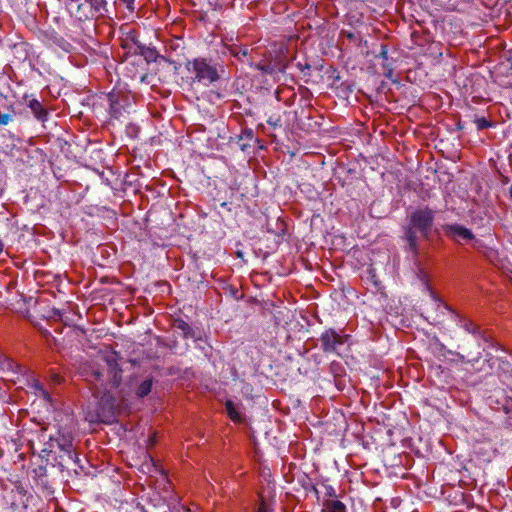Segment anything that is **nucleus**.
<instances>
[{
    "mask_svg": "<svg viewBox=\"0 0 512 512\" xmlns=\"http://www.w3.org/2000/svg\"><path fill=\"white\" fill-rule=\"evenodd\" d=\"M107 378L109 380L110 389L100 391L97 389L94 392V398L98 401L99 407L95 412H87L85 419L91 423L101 420L102 415L106 412H112L120 406L121 401H125L129 396V392L124 388L118 389L121 384V370L114 359H107Z\"/></svg>",
    "mask_w": 512,
    "mask_h": 512,
    "instance_id": "1",
    "label": "nucleus"
},
{
    "mask_svg": "<svg viewBox=\"0 0 512 512\" xmlns=\"http://www.w3.org/2000/svg\"><path fill=\"white\" fill-rule=\"evenodd\" d=\"M434 218L435 212L428 207L417 209L410 214L409 224L404 230V239L414 258H417L420 253L419 237L417 233H419L422 238L428 239Z\"/></svg>",
    "mask_w": 512,
    "mask_h": 512,
    "instance_id": "2",
    "label": "nucleus"
},
{
    "mask_svg": "<svg viewBox=\"0 0 512 512\" xmlns=\"http://www.w3.org/2000/svg\"><path fill=\"white\" fill-rule=\"evenodd\" d=\"M418 277L422 282L425 290L431 297V309L427 310V315L425 318L431 324L438 325L442 322V315H444L445 312H450L452 314L453 311L449 308L448 305L444 304L441 299L438 298L437 295L431 290L430 286L428 285L427 277L423 271H419Z\"/></svg>",
    "mask_w": 512,
    "mask_h": 512,
    "instance_id": "3",
    "label": "nucleus"
},
{
    "mask_svg": "<svg viewBox=\"0 0 512 512\" xmlns=\"http://www.w3.org/2000/svg\"><path fill=\"white\" fill-rule=\"evenodd\" d=\"M191 70L195 74V80L205 85L211 84L219 78L216 68L203 59H196L191 64Z\"/></svg>",
    "mask_w": 512,
    "mask_h": 512,
    "instance_id": "4",
    "label": "nucleus"
},
{
    "mask_svg": "<svg viewBox=\"0 0 512 512\" xmlns=\"http://www.w3.org/2000/svg\"><path fill=\"white\" fill-rule=\"evenodd\" d=\"M347 335H340L333 329L326 330L322 333L320 341L324 352H338V349L347 339Z\"/></svg>",
    "mask_w": 512,
    "mask_h": 512,
    "instance_id": "5",
    "label": "nucleus"
},
{
    "mask_svg": "<svg viewBox=\"0 0 512 512\" xmlns=\"http://www.w3.org/2000/svg\"><path fill=\"white\" fill-rule=\"evenodd\" d=\"M429 349L433 355L440 360H446L448 356L451 355L456 356L462 362L465 361L464 355L447 349L446 346L437 337H434L430 340Z\"/></svg>",
    "mask_w": 512,
    "mask_h": 512,
    "instance_id": "6",
    "label": "nucleus"
},
{
    "mask_svg": "<svg viewBox=\"0 0 512 512\" xmlns=\"http://www.w3.org/2000/svg\"><path fill=\"white\" fill-rule=\"evenodd\" d=\"M444 229L447 235L457 242H460L461 240L470 241L474 238L471 230L459 224L447 225Z\"/></svg>",
    "mask_w": 512,
    "mask_h": 512,
    "instance_id": "7",
    "label": "nucleus"
},
{
    "mask_svg": "<svg viewBox=\"0 0 512 512\" xmlns=\"http://www.w3.org/2000/svg\"><path fill=\"white\" fill-rule=\"evenodd\" d=\"M226 415L235 423L245 422L243 406L240 404H234L232 401L226 400Z\"/></svg>",
    "mask_w": 512,
    "mask_h": 512,
    "instance_id": "8",
    "label": "nucleus"
},
{
    "mask_svg": "<svg viewBox=\"0 0 512 512\" xmlns=\"http://www.w3.org/2000/svg\"><path fill=\"white\" fill-rule=\"evenodd\" d=\"M323 512H346V507L341 501L330 499L325 501Z\"/></svg>",
    "mask_w": 512,
    "mask_h": 512,
    "instance_id": "9",
    "label": "nucleus"
},
{
    "mask_svg": "<svg viewBox=\"0 0 512 512\" xmlns=\"http://www.w3.org/2000/svg\"><path fill=\"white\" fill-rule=\"evenodd\" d=\"M234 56L238 60L244 61L245 59L248 61V49L247 48H238L235 45H227L226 44V53Z\"/></svg>",
    "mask_w": 512,
    "mask_h": 512,
    "instance_id": "10",
    "label": "nucleus"
},
{
    "mask_svg": "<svg viewBox=\"0 0 512 512\" xmlns=\"http://www.w3.org/2000/svg\"><path fill=\"white\" fill-rule=\"evenodd\" d=\"M151 389H152V380L145 379L135 387V395L138 398H144L151 392Z\"/></svg>",
    "mask_w": 512,
    "mask_h": 512,
    "instance_id": "11",
    "label": "nucleus"
},
{
    "mask_svg": "<svg viewBox=\"0 0 512 512\" xmlns=\"http://www.w3.org/2000/svg\"><path fill=\"white\" fill-rule=\"evenodd\" d=\"M452 317L455 319V321L457 322V325H459L460 327H462L464 330H466L467 332L471 333V334H476L477 333V328L476 326L470 322V321H465L459 314H457L456 312H452Z\"/></svg>",
    "mask_w": 512,
    "mask_h": 512,
    "instance_id": "12",
    "label": "nucleus"
},
{
    "mask_svg": "<svg viewBox=\"0 0 512 512\" xmlns=\"http://www.w3.org/2000/svg\"><path fill=\"white\" fill-rule=\"evenodd\" d=\"M28 106L38 119H44L47 113L37 99H31L28 103Z\"/></svg>",
    "mask_w": 512,
    "mask_h": 512,
    "instance_id": "13",
    "label": "nucleus"
},
{
    "mask_svg": "<svg viewBox=\"0 0 512 512\" xmlns=\"http://www.w3.org/2000/svg\"><path fill=\"white\" fill-rule=\"evenodd\" d=\"M488 260L493 263L495 266H498L500 269L504 270L505 266L502 260L498 259V253L496 251H489L487 254Z\"/></svg>",
    "mask_w": 512,
    "mask_h": 512,
    "instance_id": "14",
    "label": "nucleus"
},
{
    "mask_svg": "<svg viewBox=\"0 0 512 512\" xmlns=\"http://www.w3.org/2000/svg\"><path fill=\"white\" fill-rule=\"evenodd\" d=\"M32 387L35 389L36 392H38L42 397L44 398H47L48 397V393L47 391L43 388V386L40 384L39 381L37 380H34L33 383H32Z\"/></svg>",
    "mask_w": 512,
    "mask_h": 512,
    "instance_id": "15",
    "label": "nucleus"
},
{
    "mask_svg": "<svg viewBox=\"0 0 512 512\" xmlns=\"http://www.w3.org/2000/svg\"><path fill=\"white\" fill-rule=\"evenodd\" d=\"M476 124L479 129H485L490 126V122L483 117L477 119Z\"/></svg>",
    "mask_w": 512,
    "mask_h": 512,
    "instance_id": "16",
    "label": "nucleus"
},
{
    "mask_svg": "<svg viewBox=\"0 0 512 512\" xmlns=\"http://www.w3.org/2000/svg\"><path fill=\"white\" fill-rule=\"evenodd\" d=\"M12 121V115L9 113L0 114V125H7Z\"/></svg>",
    "mask_w": 512,
    "mask_h": 512,
    "instance_id": "17",
    "label": "nucleus"
},
{
    "mask_svg": "<svg viewBox=\"0 0 512 512\" xmlns=\"http://www.w3.org/2000/svg\"><path fill=\"white\" fill-rule=\"evenodd\" d=\"M120 2H122L126 8L130 11H134L135 7H134V3H135V0H119Z\"/></svg>",
    "mask_w": 512,
    "mask_h": 512,
    "instance_id": "18",
    "label": "nucleus"
},
{
    "mask_svg": "<svg viewBox=\"0 0 512 512\" xmlns=\"http://www.w3.org/2000/svg\"><path fill=\"white\" fill-rule=\"evenodd\" d=\"M379 57H381L383 60H386L388 58V51L385 46L381 47V51L379 53Z\"/></svg>",
    "mask_w": 512,
    "mask_h": 512,
    "instance_id": "19",
    "label": "nucleus"
},
{
    "mask_svg": "<svg viewBox=\"0 0 512 512\" xmlns=\"http://www.w3.org/2000/svg\"><path fill=\"white\" fill-rule=\"evenodd\" d=\"M103 378H104V373L103 372H100V371H96L95 372V379L97 381L103 380Z\"/></svg>",
    "mask_w": 512,
    "mask_h": 512,
    "instance_id": "20",
    "label": "nucleus"
},
{
    "mask_svg": "<svg viewBox=\"0 0 512 512\" xmlns=\"http://www.w3.org/2000/svg\"><path fill=\"white\" fill-rule=\"evenodd\" d=\"M229 290H230L231 295H232L235 299H238V298H239L238 291H237L235 288L230 287V288H229Z\"/></svg>",
    "mask_w": 512,
    "mask_h": 512,
    "instance_id": "21",
    "label": "nucleus"
},
{
    "mask_svg": "<svg viewBox=\"0 0 512 512\" xmlns=\"http://www.w3.org/2000/svg\"><path fill=\"white\" fill-rule=\"evenodd\" d=\"M258 512H269L267 506L262 502L258 508Z\"/></svg>",
    "mask_w": 512,
    "mask_h": 512,
    "instance_id": "22",
    "label": "nucleus"
},
{
    "mask_svg": "<svg viewBox=\"0 0 512 512\" xmlns=\"http://www.w3.org/2000/svg\"><path fill=\"white\" fill-rule=\"evenodd\" d=\"M155 443H156V438H155V436L150 437V438H149V444H150V445H153V444H155Z\"/></svg>",
    "mask_w": 512,
    "mask_h": 512,
    "instance_id": "23",
    "label": "nucleus"
},
{
    "mask_svg": "<svg viewBox=\"0 0 512 512\" xmlns=\"http://www.w3.org/2000/svg\"><path fill=\"white\" fill-rule=\"evenodd\" d=\"M479 358H480V354L476 358H473L471 360H467V362L473 364L474 362L478 361Z\"/></svg>",
    "mask_w": 512,
    "mask_h": 512,
    "instance_id": "24",
    "label": "nucleus"
},
{
    "mask_svg": "<svg viewBox=\"0 0 512 512\" xmlns=\"http://www.w3.org/2000/svg\"><path fill=\"white\" fill-rule=\"evenodd\" d=\"M509 191H510V197L512 198V184H511Z\"/></svg>",
    "mask_w": 512,
    "mask_h": 512,
    "instance_id": "25",
    "label": "nucleus"
},
{
    "mask_svg": "<svg viewBox=\"0 0 512 512\" xmlns=\"http://www.w3.org/2000/svg\"><path fill=\"white\" fill-rule=\"evenodd\" d=\"M2 250H3V245H2V243L0 242V253L2 252Z\"/></svg>",
    "mask_w": 512,
    "mask_h": 512,
    "instance_id": "26",
    "label": "nucleus"
},
{
    "mask_svg": "<svg viewBox=\"0 0 512 512\" xmlns=\"http://www.w3.org/2000/svg\"><path fill=\"white\" fill-rule=\"evenodd\" d=\"M509 279H510V281L512 282V272H511V276H509Z\"/></svg>",
    "mask_w": 512,
    "mask_h": 512,
    "instance_id": "27",
    "label": "nucleus"
}]
</instances>
